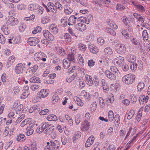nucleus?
Segmentation results:
<instances>
[{"instance_id":"nucleus-1","label":"nucleus","mask_w":150,"mask_h":150,"mask_svg":"<svg viewBox=\"0 0 150 150\" xmlns=\"http://www.w3.org/2000/svg\"><path fill=\"white\" fill-rule=\"evenodd\" d=\"M135 78V75L129 74L124 76L122 78V80L126 84H130L134 82Z\"/></svg>"},{"instance_id":"nucleus-2","label":"nucleus","mask_w":150,"mask_h":150,"mask_svg":"<svg viewBox=\"0 0 150 150\" xmlns=\"http://www.w3.org/2000/svg\"><path fill=\"white\" fill-rule=\"evenodd\" d=\"M115 49L117 52L120 54H125L126 52V48L125 45L123 44H118L116 45Z\"/></svg>"},{"instance_id":"nucleus-3","label":"nucleus","mask_w":150,"mask_h":150,"mask_svg":"<svg viewBox=\"0 0 150 150\" xmlns=\"http://www.w3.org/2000/svg\"><path fill=\"white\" fill-rule=\"evenodd\" d=\"M6 23L11 26H15L18 24L19 21L16 18L13 16H8L6 18Z\"/></svg>"},{"instance_id":"nucleus-4","label":"nucleus","mask_w":150,"mask_h":150,"mask_svg":"<svg viewBox=\"0 0 150 150\" xmlns=\"http://www.w3.org/2000/svg\"><path fill=\"white\" fill-rule=\"evenodd\" d=\"M45 55L44 53L42 52H40L39 53H37L34 55V60L36 61L41 60L43 62H45L46 60V59L45 58L43 57V56Z\"/></svg>"},{"instance_id":"nucleus-5","label":"nucleus","mask_w":150,"mask_h":150,"mask_svg":"<svg viewBox=\"0 0 150 150\" xmlns=\"http://www.w3.org/2000/svg\"><path fill=\"white\" fill-rule=\"evenodd\" d=\"M40 41L39 39L35 37H30L29 38L27 42L30 45L32 46H35L39 43Z\"/></svg>"},{"instance_id":"nucleus-6","label":"nucleus","mask_w":150,"mask_h":150,"mask_svg":"<svg viewBox=\"0 0 150 150\" xmlns=\"http://www.w3.org/2000/svg\"><path fill=\"white\" fill-rule=\"evenodd\" d=\"M43 34L45 37L48 39V40L53 41L54 39L52 34L47 30H44L43 31Z\"/></svg>"},{"instance_id":"nucleus-7","label":"nucleus","mask_w":150,"mask_h":150,"mask_svg":"<svg viewBox=\"0 0 150 150\" xmlns=\"http://www.w3.org/2000/svg\"><path fill=\"white\" fill-rule=\"evenodd\" d=\"M23 68H25L23 67V64L19 63L17 64L15 67L16 72L17 74H20L22 73Z\"/></svg>"},{"instance_id":"nucleus-8","label":"nucleus","mask_w":150,"mask_h":150,"mask_svg":"<svg viewBox=\"0 0 150 150\" xmlns=\"http://www.w3.org/2000/svg\"><path fill=\"white\" fill-rule=\"evenodd\" d=\"M49 92V91L48 90L42 89L38 93V95L40 98H43L47 97Z\"/></svg>"},{"instance_id":"nucleus-9","label":"nucleus","mask_w":150,"mask_h":150,"mask_svg":"<svg viewBox=\"0 0 150 150\" xmlns=\"http://www.w3.org/2000/svg\"><path fill=\"white\" fill-rule=\"evenodd\" d=\"M49 30L54 34H56L58 32V29L56 25L54 24H51L49 27Z\"/></svg>"},{"instance_id":"nucleus-10","label":"nucleus","mask_w":150,"mask_h":150,"mask_svg":"<svg viewBox=\"0 0 150 150\" xmlns=\"http://www.w3.org/2000/svg\"><path fill=\"white\" fill-rule=\"evenodd\" d=\"M105 73L106 76L110 80H115L116 78L115 75L111 72L110 71L106 70L105 71Z\"/></svg>"},{"instance_id":"nucleus-11","label":"nucleus","mask_w":150,"mask_h":150,"mask_svg":"<svg viewBox=\"0 0 150 150\" xmlns=\"http://www.w3.org/2000/svg\"><path fill=\"white\" fill-rule=\"evenodd\" d=\"M88 47L90 51L92 53L96 54L98 52V47L93 44L88 45Z\"/></svg>"},{"instance_id":"nucleus-12","label":"nucleus","mask_w":150,"mask_h":150,"mask_svg":"<svg viewBox=\"0 0 150 150\" xmlns=\"http://www.w3.org/2000/svg\"><path fill=\"white\" fill-rule=\"evenodd\" d=\"M94 140V137L93 136H90L87 140L85 145L86 147L90 146L93 143Z\"/></svg>"},{"instance_id":"nucleus-13","label":"nucleus","mask_w":150,"mask_h":150,"mask_svg":"<svg viewBox=\"0 0 150 150\" xmlns=\"http://www.w3.org/2000/svg\"><path fill=\"white\" fill-rule=\"evenodd\" d=\"M51 146L53 148L54 150H56L57 149H58L59 147V142L56 140L54 142L50 141Z\"/></svg>"},{"instance_id":"nucleus-14","label":"nucleus","mask_w":150,"mask_h":150,"mask_svg":"<svg viewBox=\"0 0 150 150\" xmlns=\"http://www.w3.org/2000/svg\"><path fill=\"white\" fill-rule=\"evenodd\" d=\"M81 135L80 132L78 131L75 134L73 138V142L74 143H76L78 141V139L81 137Z\"/></svg>"},{"instance_id":"nucleus-15","label":"nucleus","mask_w":150,"mask_h":150,"mask_svg":"<svg viewBox=\"0 0 150 150\" xmlns=\"http://www.w3.org/2000/svg\"><path fill=\"white\" fill-rule=\"evenodd\" d=\"M127 60L130 62H134L136 60V57L133 54L128 55L126 56Z\"/></svg>"},{"instance_id":"nucleus-16","label":"nucleus","mask_w":150,"mask_h":150,"mask_svg":"<svg viewBox=\"0 0 150 150\" xmlns=\"http://www.w3.org/2000/svg\"><path fill=\"white\" fill-rule=\"evenodd\" d=\"M64 12L67 14H70L73 12V9L68 5H65L64 6Z\"/></svg>"},{"instance_id":"nucleus-17","label":"nucleus","mask_w":150,"mask_h":150,"mask_svg":"<svg viewBox=\"0 0 150 150\" xmlns=\"http://www.w3.org/2000/svg\"><path fill=\"white\" fill-rule=\"evenodd\" d=\"M89 123L87 121H86L84 124L82 125L81 129L83 131H87L89 129Z\"/></svg>"},{"instance_id":"nucleus-18","label":"nucleus","mask_w":150,"mask_h":150,"mask_svg":"<svg viewBox=\"0 0 150 150\" xmlns=\"http://www.w3.org/2000/svg\"><path fill=\"white\" fill-rule=\"evenodd\" d=\"M32 83H40L41 81L40 79L38 77L34 76L31 77L29 80Z\"/></svg>"},{"instance_id":"nucleus-19","label":"nucleus","mask_w":150,"mask_h":150,"mask_svg":"<svg viewBox=\"0 0 150 150\" xmlns=\"http://www.w3.org/2000/svg\"><path fill=\"white\" fill-rule=\"evenodd\" d=\"M44 131V132L46 134H50L53 132V130L54 128V126L50 124Z\"/></svg>"},{"instance_id":"nucleus-20","label":"nucleus","mask_w":150,"mask_h":150,"mask_svg":"<svg viewBox=\"0 0 150 150\" xmlns=\"http://www.w3.org/2000/svg\"><path fill=\"white\" fill-rule=\"evenodd\" d=\"M85 77L86 79V83L89 86H92V84H93V82L91 76L88 74H86Z\"/></svg>"},{"instance_id":"nucleus-21","label":"nucleus","mask_w":150,"mask_h":150,"mask_svg":"<svg viewBox=\"0 0 150 150\" xmlns=\"http://www.w3.org/2000/svg\"><path fill=\"white\" fill-rule=\"evenodd\" d=\"M78 26L76 28L78 30L81 31H83L86 29V25L81 23H77Z\"/></svg>"},{"instance_id":"nucleus-22","label":"nucleus","mask_w":150,"mask_h":150,"mask_svg":"<svg viewBox=\"0 0 150 150\" xmlns=\"http://www.w3.org/2000/svg\"><path fill=\"white\" fill-rule=\"evenodd\" d=\"M112 53L113 52L112 49L109 47H107L104 50V54L105 55H111Z\"/></svg>"},{"instance_id":"nucleus-23","label":"nucleus","mask_w":150,"mask_h":150,"mask_svg":"<svg viewBox=\"0 0 150 150\" xmlns=\"http://www.w3.org/2000/svg\"><path fill=\"white\" fill-rule=\"evenodd\" d=\"M38 6V4H30L28 5V9L30 11H34V10H37Z\"/></svg>"},{"instance_id":"nucleus-24","label":"nucleus","mask_w":150,"mask_h":150,"mask_svg":"<svg viewBox=\"0 0 150 150\" xmlns=\"http://www.w3.org/2000/svg\"><path fill=\"white\" fill-rule=\"evenodd\" d=\"M1 30L5 35H8L10 33V31L6 25H4L1 28Z\"/></svg>"},{"instance_id":"nucleus-25","label":"nucleus","mask_w":150,"mask_h":150,"mask_svg":"<svg viewBox=\"0 0 150 150\" xmlns=\"http://www.w3.org/2000/svg\"><path fill=\"white\" fill-rule=\"evenodd\" d=\"M114 124L116 127H118L120 121V116L118 114L116 115L115 117Z\"/></svg>"},{"instance_id":"nucleus-26","label":"nucleus","mask_w":150,"mask_h":150,"mask_svg":"<svg viewBox=\"0 0 150 150\" xmlns=\"http://www.w3.org/2000/svg\"><path fill=\"white\" fill-rule=\"evenodd\" d=\"M47 119L49 121H56L57 120V117L54 114H51L48 115Z\"/></svg>"},{"instance_id":"nucleus-27","label":"nucleus","mask_w":150,"mask_h":150,"mask_svg":"<svg viewBox=\"0 0 150 150\" xmlns=\"http://www.w3.org/2000/svg\"><path fill=\"white\" fill-rule=\"evenodd\" d=\"M132 43L133 44L135 45H139V40L136 38L131 37L129 38Z\"/></svg>"},{"instance_id":"nucleus-28","label":"nucleus","mask_w":150,"mask_h":150,"mask_svg":"<svg viewBox=\"0 0 150 150\" xmlns=\"http://www.w3.org/2000/svg\"><path fill=\"white\" fill-rule=\"evenodd\" d=\"M68 25H73L75 24V19H74V15L71 16L69 18L68 20Z\"/></svg>"},{"instance_id":"nucleus-29","label":"nucleus","mask_w":150,"mask_h":150,"mask_svg":"<svg viewBox=\"0 0 150 150\" xmlns=\"http://www.w3.org/2000/svg\"><path fill=\"white\" fill-rule=\"evenodd\" d=\"M63 37L64 39H67L68 42H70L71 41V37L68 33H64Z\"/></svg>"},{"instance_id":"nucleus-30","label":"nucleus","mask_w":150,"mask_h":150,"mask_svg":"<svg viewBox=\"0 0 150 150\" xmlns=\"http://www.w3.org/2000/svg\"><path fill=\"white\" fill-rule=\"evenodd\" d=\"M106 32L110 34L113 36H115L116 35V33L115 31L111 28H106Z\"/></svg>"},{"instance_id":"nucleus-31","label":"nucleus","mask_w":150,"mask_h":150,"mask_svg":"<svg viewBox=\"0 0 150 150\" xmlns=\"http://www.w3.org/2000/svg\"><path fill=\"white\" fill-rule=\"evenodd\" d=\"M134 63H136L137 65L136 66H137V68L140 69H142L143 67V65L142 62L141 60H139L137 61V62H135Z\"/></svg>"},{"instance_id":"nucleus-32","label":"nucleus","mask_w":150,"mask_h":150,"mask_svg":"<svg viewBox=\"0 0 150 150\" xmlns=\"http://www.w3.org/2000/svg\"><path fill=\"white\" fill-rule=\"evenodd\" d=\"M59 100V97L56 94L54 95L52 99V103L54 104L58 102Z\"/></svg>"},{"instance_id":"nucleus-33","label":"nucleus","mask_w":150,"mask_h":150,"mask_svg":"<svg viewBox=\"0 0 150 150\" xmlns=\"http://www.w3.org/2000/svg\"><path fill=\"white\" fill-rule=\"evenodd\" d=\"M135 112L134 110H131L129 111V112L127 113V118L128 119H131L134 115Z\"/></svg>"},{"instance_id":"nucleus-34","label":"nucleus","mask_w":150,"mask_h":150,"mask_svg":"<svg viewBox=\"0 0 150 150\" xmlns=\"http://www.w3.org/2000/svg\"><path fill=\"white\" fill-rule=\"evenodd\" d=\"M136 8L139 11L143 12L145 11V8L142 5L138 4L136 5Z\"/></svg>"},{"instance_id":"nucleus-35","label":"nucleus","mask_w":150,"mask_h":150,"mask_svg":"<svg viewBox=\"0 0 150 150\" xmlns=\"http://www.w3.org/2000/svg\"><path fill=\"white\" fill-rule=\"evenodd\" d=\"M74 54L73 53L68 54L67 58L69 60V62L72 61H73V62H74V61L75 60V58H74Z\"/></svg>"},{"instance_id":"nucleus-36","label":"nucleus","mask_w":150,"mask_h":150,"mask_svg":"<svg viewBox=\"0 0 150 150\" xmlns=\"http://www.w3.org/2000/svg\"><path fill=\"white\" fill-rule=\"evenodd\" d=\"M70 62H68L67 60H64L63 61V65L64 69H67L69 68L70 66Z\"/></svg>"},{"instance_id":"nucleus-37","label":"nucleus","mask_w":150,"mask_h":150,"mask_svg":"<svg viewBox=\"0 0 150 150\" xmlns=\"http://www.w3.org/2000/svg\"><path fill=\"white\" fill-rule=\"evenodd\" d=\"M50 20L49 17L48 16H46L43 17L42 19V23L43 24H45L48 22Z\"/></svg>"},{"instance_id":"nucleus-38","label":"nucleus","mask_w":150,"mask_h":150,"mask_svg":"<svg viewBox=\"0 0 150 150\" xmlns=\"http://www.w3.org/2000/svg\"><path fill=\"white\" fill-rule=\"evenodd\" d=\"M142 36L144 40H147L149 36L147 30H145L143 31L142 33Z\"/></svg>"},{"instance_id":"nucleus-39","label":"nucleus","mask_w":150,"mask_h":150,"mask_svg":"<svg viewBox=\"0 0 150 150\" xmlns=\"http://www.w3.org/2000/svg\"><path fill=\"white\" fill-rule=\"evenodd\" d=\"M116 8V10L120 11L124 10L125 8V7L123 5L119 4H117Z\"/></svg>"},{"instance_id":"nucleus-40","label":"nucleus","mask_w":150,"mask_h":150,"mask_svg":"<svg viewBox=\"0 0 150 150\" xmlns=\"http://www.w3.org/2000/svg\"><path fill=\"white\" fill-rule=\"evenodd\" d=\"M57 52L61 56L64 55L66 54V52L63 48L58 49H57Z\"/></svg>"},{"instance_id":"nucleus-41","label":"nucleus","mask_w":150,"mask_h":150,"mask_svg":"<svg viewBox=\"0 0 150 150\" xmlns=\"http://www.w3.org/2000/svg\"><path fill=\"white\" fill-rule=\"evenodd\" d=\"M144 86V84L142 82H139L137 86V89L138 91H141Z\"/></svg>"},{"instance_id":"nucleus-42","label":"nucleus","mask_w":150,"mask_h":150,"mask_svg":"<svg viewBox=\"0 0 150 150\" xmlns=\"http://www.w3.org/2000/svg\"><path fill=\"white\" fill-rule=\"evenodd\" d=\"M114 114L113 112L110 111L108 112V117L110 121L111 122L113 120L114 118Z\"/></svg>"},{"instance_id":"nucleus-43","label":"nucleus","mask_w":150,"mask_h":150,"mask_svg":"<svg viewBox=\"0 0 150 150\" xmlns=\"http://www.w3.org/2000/svg\"><path fill=\"white\" fill-rule=\"evenodd\" d=\"M30 119H27L23 121L21 123V126L22 127H24L25 125L30 123Z\"/></svg>"},{"instance_id":"nucleus-44","label":"nucleus","mask_w":150,"mask_h":150,"mask_svg":"<svg viewBox=\"0 0 150 150\" xmlns=\"http://www.w3.org/2000/svg\"><path fill=\"white\" fill-rule=\"evenodd\" d=\"M110 69L112 72L115 73H117V74H118V73H119V71L118 70V69L115 66H111L110 67Z\"/></svg>"},{"instance_id":"nucleus-45","label":"nucleus","mask_w":150,"mask_h":150,"mask_svg":"<svg viewBox=\"0 0 150 150\" xmlns=\"http://www.w3.org/2000/svg\"><path fill=\"white\" fill-rule=\"evenodd\" d=\"M122 19L124 23L126 25H128L129 23L128 21V18L126 16H124L122 18Z\"/></svg>"},{"instance_id":"nucleus-46","label":"nucleus","mask_w":150,"mask_h":150,"mask_svg":"<svg viewBox=\"0 0 150 150\" xmlns=\"http://www.w3.org/2000/svg\"><path fill=\"white\" fill-rule=\"evenodd\" d=\"M41 28L40 27L38 26L32 31V33L33 34H35L36 33L40 32L41 31Z\"/></svg>"},{"instance_id":"nucleus-47","label":"nucleus","mask_w":150,"mask_h":150,"mask_svg":"<svg viewBox=\"0 0 150 150\" xmlns=\"http://www.w3.org/2000/svg\"><path fill=\"white\" fill-rule=\"evenodd\" d=\"M99 101L100 107L103 108L105 105L104 100L102 98L100 97L99 98Z\"/></svg>"},{"instance_id":"nucleus-48","label":"nucleus","mask_w":150,"mask_h":150,"mask_svg":"<svg viewBox=\"0 0 150 150\" xmlns=\"http://www.w3.org/2000/svg\"><path fill=\"white\" fill-rule=\"evenodd\" d=\"M8 7L11 11H13L15 9V7L14 4L12 3L8 4Z\"/></svg>"},{"instance_id":"nucleus-49","label":"nucleus","mask_w":150,"mask_h":150,"mask_svg":"<svg viewBox=\"0 0 150 150\" xmlns=\"http://www.w3.org/2000/svg\"><path fill=\"white\" fill-rule=\"evenodd\" d=\"M78 59L79 60V64L81 65L84 64V63L83 59L81 55H80L79 54Z\"/></svg>"},{"instance_id":"nucleus-50","label":"nucleus","mask_w":150,"mask_h":150,"mask_svg":"<svg viewBox=\"0 0 150 150\" xmlns=\"http://www.w3.org/2000/svg\"><path fill=\"white\" fill-rule=\"evenodd\" d=\"M28 94L29 93L28 91L24 92L21 95V98L22 99L25 98L28 96Z\"/></svg>"},{"instance_id":"nucleus-51","label":"nucleus","mask_w":150,"mask_h":150,"mask_svg":"<svg viewBox=\"0 0 150 150\" xmlns=\"http://www.w3.org/2000/svg\"><path fill=\"white\" fill-rule=\"evenodd\" d=\"M26 129L27 131L26 133V134L27 136H30L34 132L33 129H30L29 128H27Z\"/></svg>"},{"instance_id":"nucleus-52","label":"nucleus","mask_w":150,"mask_h":150,"mask_svg":"<svg viewBox=\"0 0 150 150\" xmlns=\"http://www.w3.org/2000/svg\"><path fill=\"white\" fill-rule=\"evenodd\" d=\"M19 31L20 32H23L25 28H26V26L25 25L23 24H21L19 27Z\"/></svg>"},{"instance_id":"nucleus-53","label":"nucleus","mask_w":150,"mask_h":150,"mask_svg":"<svg viewBox=\"0 0 150 150\" xmlns=\"http://www.w3.org/2000/svg\"><path fill=\"white\" fill-rule=\"evenodd\" d=\"M109 25L111 27L115 29H117L118 28L117 25L113 22H111Z\"/></svg>"},{"instance_id":"nucleus-54","label":"nucleus","mask_w":150,"mask_h":150,"mask_svg":"<svg viewBox=\"0 0 150 150\" xmlns=\"http://www.w3.org/2000/svg\"><path fill=\"white\" fill-rule=\"evenodd\" d=\"M40 87L39 85L33 84L31 86L30 88L33 91H35L38 89Z\"/></svg>"},{"instance_id":"nucleus-55","label":"nucleus","mask_w":150,"mask_h":150,"mask_svg":"<svg viewBox=\"0 0 150 150\" xmlns=\"http://www.w3.org/2000/svg\"><path fill=\"white\" fill-rule=\"evenodd\" d=\"M15 57L14 56H12L9 58L8 59V63L10 64L13 63L15 61Z\"/></svg>"},{"instance_id":"nucleus-56","label":"nucleus","mask_w":150,"mask_h":150,"mask_svg":"<svg viewBox=\"0 0 150 150\" xmlns=\"http://www.w3.org/2000/svg\"><path fill=\"white\" fill-rule=\"evenodd\" d=\"M6 39L4 36L0 34V43L3 44L5 42Z\"/></svg>"},{"instance_id":"nucleus-57","label":"nucleus","mask_w":150,"mask_h":150,"mask_svg":"<svg viewBox=\"0 0 150 150\" xmlns=\"http://www.w3.org/2000/svg\"><path fill=\"white\" fill-rule=\"evenodd\" d=\"M37 9L38 10V13L40 14H42L43 13V11L44 10V9L42 7L39 6L38 5V6H37Z\"/></svg>"},{"instance_id":"nucleus-58","label":"nucleus","mask_w":150,"mask_h":150,"mask_svg":"<svg viewBox=\"0 0 150 150\" xmlns=\"http://www.w3.org/2000/svg\"><path fill=\"white\" fill-rule=\"evenodd\" d=\"M54 5L57 9L61 10L63 8V6L62 5L58 3H55V4Z\"/></svg>"},{"instance_id":"nucleus-59","label":"nucleus","mask_w":150,"mask_h":150,"mask_svg":"<svg viewBox=\"0 0 150 150\" xmlns=\"http://www.w3.org/2000/svg\"><path fill=\"white\" fill-rule=\"evenodd\" d=\"M97 42L98 44L101 45H103L105 42L104 40L101 37H100L98 38L97 40Z\"/></svg>"},{"instance_id":"nucleus-60","label":"nucleus","mask_w":150,"mask_h":150,"mask_svg":"<svg viewBox=\"0 0 150 150\" xmlns=\"http://www.w3.org/2000/svg\"><path fill=\"white\" fill-rule=\"evenodd\" d=\"M121 33L122 35L126 38L127 39L129 37V35L126 30H124L122 31Z\"/></svg>"},{"instance_id":"nucleus-61","label":"nucleus","mask_w":150,"mask_h":150,"mask_svg":"<svg viewBox=\"0 0 150 150\" xmlns=\"http://www.w3.org/2000/svg\"><path fill=\"white\" fill-rule=\"evenodd\" d=\"M122 69L124 71H127L129 69V67L126 64H122Z\"/></svg>"},{"instance_id":"nucleus-62","label":"nucleus","mask_w":150,"mask_h":150,"mask_svg":"<svg viewBox=\"0 0 150 150\" xmlns=\"http://www.w3.org/2000/svg\"><path fill=\"white\" fill-rule=\"evenodd\" d=\"M79 47L80 50L83 51H85L87 48L86 45L83 44H80Z\"/></svg>"},{"instance_id":"nucleus-63","label":"nucleus","mask_w":150,"mask_h":150,"mask_svg":"<svg viewBox=\"0 0 150 150\" xmlns=\"http://www.w3.org/2000/svg\"><path fill=\"white\" fill-rule=\"evenodd\" d=\"M130 99L131 101H132V103H134L137 100V98L134 95H131L130 96Z\"/></svg>"},{"instance_id":"nucleus-64","label":"nucleus","mask_w":150,"mask_h":150,"mask_svg":"<svg viewBox=\"0 0 150 150\" xmlns=\"http://www.w3.org/2000/svg\"><path fill=\"white\" fill-rule=\"evenodd\" d=\"M29 150H37V148L35 144H32L30 146Z\"/></svg>"}]
</instances>
